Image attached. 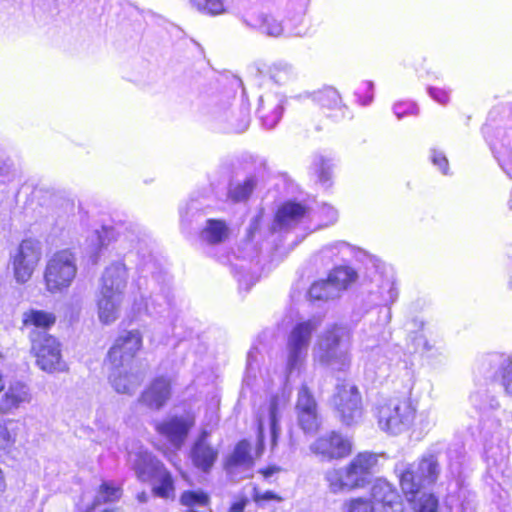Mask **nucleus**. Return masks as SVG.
<instances>
[{
    "instance_id": "nucleus-1",
    "label": "nucleus",
    "mask_w": 512,
    "mask_h": 512,
    "mask_svg": "<svg viewBox=\"0 0 512 512\" xmlns=\"http://www.w3.org/2000/svg\"><path fill=\"white\" fill-rule=\"evenodd\" d=\"M144 349V334L139 328L121 329L108 348L104 363L110 370L109 381L120 394H133L142 383V375L135 369L139 354Z\"/></svg>"
},
{
    "instance_id": "nucleus-2",
    "label": "nucleus",
    "mask_w": 512,
    "mask_h": 512,
    "mask_svg": "<svg viewBox=\"0 0 512 512\" xmlns=\"http://www.w3.org/2000/svg\"><path fill=\"white\" fill-rule=\"evenodd\" d=\"M439 472V464L434 455L422 456L400 472L398 479L401 492L414 512H438V498L433 493L422 492V489L434 484Z\"/></svg>"
},
{
    "instance_id": "nucleus-3",
    "label": "nucleus",
    "mask_w": 512,
    "mask_h": 512,
    "mask_svg": "<svg viewBox=\"0 0 512 512\" xmlns=\"http://www.w3.org/2000/svg\"><path fill=\"white\" fill-rule=\"evenodd\" d=\"M377 463V454L369 451L357 453L344 466L332 468L325 473L329 490L336 494L364 489Z\"/></svg>"
},
{
    "instance_id": "nucleus-4",
    "label": "nucleus",
    "mask_w": 512,
    "mask_h": 512,
    "mask_svg": "<svg viewBox=\"0 0 512 512\" xmlns=\"http://www.w3.org/2000/svg\"><path fill=\"white\" fill-rule=\"evenodd\" d=\"M375 416L381 430L398 435L414 425L417 408L410 398L389 399L376 406Z\"/></svg>"
},
{
    "instance_id": "nucleus-5",
    "label": "nucleus",
    "mask_w": 512,
    "mask_h": 512,
    "mask_svg": "<svg viewBox=\"0 0 512 512\" xmlns=\"http://www.w3.org/2000/svg\"><path fill=\"white\" fill-rule=\"evenodd\" d=\"M349 337L350 334L345 327L338 324L330 325L317 342V361L321 365L332 366L337 372L347 371L351 365V355L339 347Z\"/></svg>"
},
{
    "instance_id": "nucleus-6",
    "label": "nucleus",
    "mask_w": 512,
    "mask_h": 512,
    "mask_svg": "<svg viewBox=\"0 0 512 512\" xmlns=\"http://www.w3.org/2000/svg\"><path fill=\"white\" fill-rule=\"evenodd\" d=\"M30 354L37 367L47 373L62 372L66 365L60 340L50 333L29 332Z\"/></svg>"
},
{
    "instance_id": "nucleus-7",
    "label": "nucleus",
    "mask_w": 512,
    "mask_h": 512,
    "mask_svg": "<svg viewBox=\"0 0 512 512\" xmlns=\"http://www.w3.org/2000/svg\"><path fill=\"white\" fill-rule=\"evenodd\" d=\"M77 273L76 259L69 249L56 251L48 260L44 269V284L51 293L67 289Z\"/></svg>"
},
{
    "instance_id": "nucleus-8",
    "label": "nucleus",
    "mask_w": 512,
    "mask_h": 512,
    "mask_svg": "<svg viewBox=\"0 0 512 512\" xmlns=\"http://www.w3.org/2000/svg\"><path fill=\"white\" fill-rule=\"evenodd\" d=\"M310 453L321 462L342 461L353 454L351 437L340 430L332 429L316 437L309 445Z\"/></svg>"
},
{
    "instance_id": "nucleus-9",
    "label": "nucleus",
    "mask_w": 512,
    "mask_h": 512,
    "mask_svg": "<svg viewBox=\"0 0 512 512\" xmlns=\"http://www.w3.org/2000/svg\"><path fill=\"white\" fill-rule=\"evenodd\" d=\"M311 99L316 106L315 129L322 130V123L337 124L347 113V106L343 103L339 91L332 86H324L314 91Z\"/></svg>"
},
{
    "instance_id": "nucleus-10",
    "label": "nucleus",
    "mask_w": 512,
    "mask_h": 512,
    "mask_svg": "<svg viewBox=\"0 0 512 512\" xmlns=\"http://www.w3.org/2000/svg\"><path fill=\"white\" fill-rule=\"evenodd\" d=\"M195 425V414L187 411L183 414L169 415L155 422L154 430L168 447L173 450H180L185 445Z\"/></svg>"
},
{
    "instance_id": "nucleus-11",
    "label": "nucleus",
    "mask_w": 512,
    "mask_h": 512,
    "mask_svg": "<svg viewBox=\"0 0 512 512\" xmlns=\"http://www.w3.org/2000/svg\"><path fill=\"white\" fill-rule=\"evenodd\" d=\"M41 243L34 238L20 241L14 253L10 256L13 276L17 283L28 282L42 260Z\"/></svg>"
},
{
    "instance_id": "nucleus-12",
    "label": "nucleus",
    "mask_w": 512,
    "mask_h": 512,
    "mask_svg": "<svg viewBox=\"0 0 512 512\" xmlns=\"http://www.w3.org/2000/svg\"><path fill=\"white\" fill-rule=\"evenodd\" d=\"M333 410L343 425H351L362 415V395L355 384L338 383L331 397Z\"/></svg>"
},
{
    "instance_id": "nucleus-13",
    "label": "nucleus",
    "mask_w": 512,
    "mask_h": 512,
    "mask_svg": "<svg viewBox=\"0 0 512 512\" xmlns=\"http://www.w3.org/2000/svg\"><path fill=\"white\" fill-rule=\"evenodd\" d=\"M295 414L298 427L306 435L318 432L322 426L318 403L311 388L302 383L297 391Z\"/></svg>"
},
{
    "instance_id": "nucleus-14",
    "label": "nucleus",
    "mask_w": 512,
    "mask_h": 512,
    "mask_svg": "<svg viewBox=\"0 0 512 512\" xmlns=\"http://www.w3.org/2000/svg\"><path fill=\"white\" fill-rule=\"evenodd\" d=\"M264 429L262 424L258 426L257 445L255 455L252 444L247 439L236 442L232 451L223 460V469L227 473H236L240 468H250L254 465L256 458H259L264 451Z\"/></svg>"
},
{
    "instance_id": "nucleus-15",
    "label": "nucleus",
    "mask_w": 512,
    "mask_h": 512,
    "mask_svg": "<svg viewBox=\"0 0 512 512\" xmlns=\"http://www.w3.org/2000/svg\"><path fill=\"white\" fill-rule=\"evenodd\" d=\"M357 278L355 271L345 266L333 268L326 279L315 281L308 290V298L311 301L328 300L332 298V288L335 290L346 289Z\"/></svg>"
},
{
    "instance_id": "nucleus-16",
    "label": "nucleus",
    "mask_w": 512,
    "mask_h": 512,
    "mask_svg": "<svg viewBox=\"0 0 512 512\" xmlns=\"http://www.w3.org/2000/svg\"><path fill=\"white\" fill-rule=\"evenodd\" d=\"M173 386L174 381L170 376L157 375L141 391L137 403L147 409L159 411L172 399Z\"/></svg>"
},
{
    "instance_id": "nucleus-17",
    "label": "nucleus",
    "mask_w": 512,
    "mask_h": 512,
    "mask_svg": "<svg viewBox=\"0 0 512 512\" xmlns=\"http://www.w3.org/2000/svg\"><path fill=\"white\" fill-rule=\"evenodd\" d=\"M210 436L209 430L201 429L189 451L193 467L202 473H209L219 457L218 449L209 441Z\"/></svg>"
},
{
    "instance_id": "nucleus-18",
    "label": "nucleus",
    "mask_w": 512,
    "mask_h": 512,
    "mask_svg": "<svg viewBox=\"0 0 512 512\" xmlns=\"http://www.w3.org/2000/svg\"><path fill=\"white\" fill-rule=\"evenodd\" d=\"M315 326L312 321L307 320L297 323L291 330L288 340V366L290 369L296 368L304 360Z\"/></svg>"
},
{
    "instance_id": "nucleus-19",
    "label": "nucleus",
    "mask_w": 512,
    "mask_h": 512,
    "mask_svg": "<svg viewBox=\"0 0 512 512\" xmlns=\"http://www.w3.org/2000/svg\"><path fill=\"white\" fill-rule=\"evenodd\" d=\"M309 214L310 207L306 203L288 199L276 208L273 223L280 229H290L307 219Z\"/></svg>"
},
{
    "instance_id": "nucleus-20",
    "label": "nucleus",
    "mask_w": 512,
    "mask_h": 512,
    "mask_svg": "<svg viewBox=\"0 0 512 512\" xmlns=\"http://www.w3.org/2000/svg\"><path fill=\"white\" fill-rule=\"evenodd\" d=\"M370 498L379 504L384 512L402 510L403 501L398 490L389 482L377 479L370 488Z\"/></svg>"
},
{
    "instance_id": "nucleus-21",
    "label": "nucleus",
    "mask_w": 512,
    "mask_h": 512,
    "mask_svg": "<svg viewBox=\"0 0 512 512\" xmlns=\"http://www.w3.org/2000/svg\"><path fill=\"white\" fill-rule=\"evenodd\" d=\"M32 400L29 386L20 380L10 382L0 400V415L20 409Z\"/></svg>"
},
{
    "instance_id": "nucleus-22",
    "label": "nucleus",
    "mask_w": 512,
    "mask_h": 512,
    "mask_svg": "<svg viewBox=\"0 0 512 512\" xmlns=\"http://www.w3.org/2000/svg\"><path fill=\"white\" fill-rule=\"evenodd\" d=\"M166 469L165 464L147 452H140L136 455L133 470L141 482H150Z\"/></svg>"
},
{
    "instance_id": "nucleus-23",
    "label": "nucleus",
    "mask_w": 512,
    "mask_h": 512,
    "mask_svg": "<svg viewBox=\"0 0 512 512\" xmlns=\"http://www.w3.org/2000/svg\"><path fill=\"white\" fill-rule=\"evenodd\" d=\"M127 284V269L123 263L108 266L101 279L100 291L122 296Z\"/></svg>"
},
{
    "instance_id": "nucleus-24",
    "label": "nucleus",
    "mask_w": 512,
    "mask_h": 512,
    "mask_svg": "<svg viewBox=\"0 0 512 512\" xmlns=\"http://www.w3.org/2000/svg\"><path fill=\"white\" fill-rule=\"evenodd\" d=\"M57 317L51 311L30 308L22 314V327L30 329L29 332L48 333L56 324Z\"/></svg>"
},
{
    "instance_id": "nucleus-25",
    "label": "nucleus",
    "mask_w": 512,
    "mask_h": 512,
    "mask_svg": "<svg viewBox=\"0 0 512 512\" xmlns=\"http://www.w3.org/2000/svg\"><path fill=\"white\" fill-rule=\"evenodd\" d=\"M121 296L100 291L97 300V313L100 322L104 325L114 323L119 317Z\"/></svg>"
},
{
    "instance_id": "nucleus-26",
    "label": "nucleus",
    "mask_w": 512,
    "mask_h": 512,
    "mask_svg": "<svg viewBox=\"0 0 512 512\" xmlns=\"http://www.w3.org/2000/svg\"><path fill=\"white\" fill-rule=\"evenodd\" d=\"M229 233V227L224 220L210 218L206 221L200 236L206 243L217 245L224 242L229 237Z\"/></svg>"
},
{
    "instance_id": "nucleus-27",
    "label": "nucleus",
    "mask_w": 512,
    "mask_h": 512,
    "mask_svg": "<svg viewBox=\"0 0 512 512\" xmlns=\"http://www.w3.org/2000/svg\"><path fill=\"white\" fill-rule=\"evenodd\" d=\"M191 9L206 16H219L228 10L226 0H185Z\"/></svg>"
},
{
    "instance_id": "nucleus-28",
    "label": "nucleus",
    "mask_w": 512,
    "mask_h": 512,
    "mask_svg": "<svg viewBox=\"0 0 512 512\" xmlns=\"http://www.w3.org/2000/svg\"><path fill=\"white\" fill-rule=\"evenodd\" d=\"M251 26L268 36L278 37L283 33V26L280 21L272 15L258 14L251 17Z\"/></svg>"
},
{
    "instance_id": "nucleus-29",
    "label": "nucleus",
    "mask_w": 512,
    "mask_h": 512,
    "mask_svg": "<svg viewBox=\"0 0 512 512\" xmlns=\"http://www.w3.org/2000/svg\"><path fill=\"white\" fill-rule=\"evenodd\" d=\"M179 502L188 510H194L195 507H205L207 511L211 509V497L209 493L203 490H185L180 494Z\"/></svg>"
},
{
    "instance_id": "nucleus-30",
    "label": "nucleus",
    "mask_w": 512,
    "mask_h": 512,
    "mask_svg": "<svg viewBox=\"0 0 512 512\" xmlns=\"http://www.w3.org/2000/svg\"><path fill=\"white\" fill-rule=\"evenodd\" d=\"M154 480L158 481V484L152 488V492L155 496L170 499L175 495V480L172 473L166 468L158 477Z\"/></svg>"
},
{
    "instance_id": "nucleus-31",
    "label": "nucleus",
    "mask_w": 512,
    "mask_h": 512,
    "mask_svg": "<svg viewBox=\"0 0 512 512\" xmlns=\"http://www.w3.org/2000/svg\"><path fill=\"white\" fill-rule=\"evenodd\" d=\"M123 488L113 481H102L98 487L99 503H114L121 499Z\"/></svg>"
},
{
    "instance_id": "nucleus-32",
    "label": "nucleus",
    "mask_w": 512,
    "mask_h": 512,
    "mask_svg": "<svg viewBox=\"0 0 512 512\" xmlns=\"http://www.w3.org/2000/svg\"><path fill=\"white\" fill-rule=\"evenodd\" d=\"M258 115L265 127L273 128L280 121L282 111L278 105L261 104L258 108Z\"/></svg>"
},
{
    "instance_id": "nucleus-33",
    "label": "nucleus",
    "mask_w": 512,
    "mask_h": 512,
    "mask_svg": "<svg viewBox=\"0 0 512 512\" xmlns=\"http://www.w3.org/2000/svg\"><path fill=\"white\" fill-rule=\"evenodd\" d=\"M254 187V181L252 179H247L231 188L228 192V198L234 203L247 201L251 196Z\"/></svg>"
},
{
    "instance_id": "nucleus-34",
    "label": "nucleus",
    "mask_w": 512,
    "mask_h": 512,
    "mask_svg": "<svg viewBox=\"0 0 512 512\" xmlns=\"http://www.w3.org/2000/svg\"><path fill=\"white\" fill-rule=\"evenodd\" d=\"M345 512H376L371 498L356 496L348 499L344 503Z\"/></svg>"
},
{
    "instance_id": "nucleus-35",
    "label": "nucleus",
    "mask_w": 512,
    "mask_h": 512,
    "mask_svg": "<svg viewBox=\"0 0 512 512\" xmlns=\"http://www.w3.org/2000/svg\"><path fill=\"white\" fill-rule=\"evenodd\" d=\"M13 423H16V421L10 419L0 425V448L2 449L11 447L16 441L17 429L8 427Z\"/></svg>"
},
{
    "instance_id": "nucleus-36",
    "label": "nucleus",
    "mask_w": 512,
    "mask_h": 512,
    "mask_svg": "<svg viewBox=\"0 0 512 512\" xmlns=\"http://www.w3.org/2000/svg\"><path fill=\"white\" fill-rule=\"evenodd\" d=\"M354 96L358 104L363 106L370 104L373 100L372 83L368 81L360 82L354 90Z\"/></svg>"
},
{
    "instance_id": "nucleus-37",
    "label": "nucleus",
    "mask_w": 512,
    "mask_h": 512,
    "mask_svg": "<svg viewBox=\"0 0 512 512\" xmlns=\"http://www.w3.org/2000/svg\"><path fill=\"white\" fill-rule=\"evenodd\" d=\"M393 110L399 119L409 115H416L418 113L416 103L409 99L397 101L393 106Z\"/></svg>"
},
{
    "instance_id": "nucleus-38",
    "label": "nucleus",
    "mask_w": 512,
    "mask_h": 512,
    "mask_svg": "<svg viewBox=\"0 0 512 512\" xmlns=\"http://www.w3.org/2000/svg\"><path fill=\"white\" fill-rule=\"evenodd\" d=\"M499 373L504 391L509 396H512V357L504 362L500 367Z\"/></svg>"
},
{
    "instance_id": "nucleus-39",
    "label": "nucleus",
    "mask_w": 512,
    "mask_h": 512,
    "mask_svg": "<svg viewBox=\"0 0 512 512\" xmlns=\"http://www.w3.org/2000/svg\"><path fill=\"white\" fill-rule=\"evenodd\" d=\"M284 469L276 464H269L265 467L258 469L257 473L268 484H274L277 480V475L283 472Z\"/></svg>"
},
{
    "instance_id": "nucleus-40",
    "label": "nucleus",
    "mask_w": 512,
    "mask_h": 512,
    "mask_svg": "<svg viewBox=\"0 0 512 512\" xmlns=\"http://www.w3.org/2000/svg\"><path fill=\"white\" fill-rule=\"evenodd\" d=\"M252 500L255 503L260 504L267 501L282 502L284 499L281 495L271 490L262 492L256 486H254L252 490Z\"/></svg>"
},
{
    "instance_id": "nucleus-41",
    "label": "nucleus",
    "mask_w": 512,
    "mask_h": 512,
    "mask_svg": "<svg viewBox=\"0 0 512 512\" xmlns=\"http://www.w3.org/2000/svg\"><path fill=\"white\" fill-rule=\"evenodd\" d=\"M429 93L441 104H446L449 101V92L442 87H430Z\"/></svg>"
},
{
    "instance_id": "nucleus-42",
    "label": "nucleus",
    "mask_w": 512,
    "mask_h": 512,
    "mask_svg": "<svg viewBox=\"0 0 512 512\" xmlns=\"http://www.w3.org/2000/svg\"><path fill=\"white\" fill-rule=\"evenodd\" d=\"M280 400L278 395H273L269 400V419L278 420Z\"/></svg>"
},
{
    "instance_id": "nucleus-43",
    "label": "nucleus",
    "mask_w": 512,
    "mask_h": 512,
    "mask_svg": "<svg viewBox=\"0 0 512 512\" xmlns=\"http://www.w3.org/2000/svg\"><path fill=\"white\" fill-rule=\"evenodd\" d=\"M432 161L436 166L439 167V169L443 173H447L449 164H448V160L445 155H443L442 153L436 152L433 154Z\"/></svg>"
},
{
    "instance_id": "nucleus-44",
    "label": "nucleus",
    "mask_w": 512,
    "mask_h": 512,
    "mask_svg": "<svg viewBox=\"0 0 512 512\" xmlns=\"http://www.w3.org/2000/svg\"><path fill=\"white\" fill-rule=\"evenodd\" d=\"M270 430H271L272 446H276L277 445V438H278V435H279L278 420H270Z\"/></svg>"
},
{
    "instance_id": "nucleus-45",
    "label": "nucleus",
    "mask_w": 512,
    "mask_h": 512,
    "mask_svg": "<svg viewBox=\"0 0 512 512\" xmlns=\"http://www.w3.org/2000/svg\"><path fill=\"white\" fill-rule=\"evenodd\" d=\"M247 502L248 501L246 498H240L239 500L231 504L229 512H243L247 505Z\"/></svg>"
},
{
    "instance_id": "nucleus-46",
    "label": "nucleus",
    "mask_w": 512,
    "mask_h": 512,
    "mask_svg": "<svg viewBox=\"0 0 512 512\" xmlns=\"http://www.w3.org/2000/svg\"><path fill=\"white\" fill-rule=\"evenodd\" d=\"M4 387H5V383H4V376H3V374L0 372V393L4 390Z\"/></svg>"
},
{
    "instance_id": "nucleus-47",
    "label": "nucleus",
    "mask_w": 512,
    "mask_h": 512,
    "mask_svg": "<svg viewBox=\"0 0 512 512\" xmlns=\"http://www.w3.org/2000/svg\"><path fill=\"white\" fill-rule=\"evenodd\" d=\"M138 500L139 501H145L146 500V495L145 493H141L137 496Z\"/></svg>"
},
{
    "instance_id": "nucleus-48",
    "label": "nucleus",
    "mask_w": 512,
    "mask_h": 512,
    "mask_svg": "<svg viewBox=\"0 0 512 512\" xmlns=\"http://www.w3.org/2000/svg\"><path fill=\"white\" fill-rule=\"evenodd\" d=\"M101 512H118V509H115V508L104 509Z\"/></svg>"
},
{
    "instance_id": "nucleus-49",
    "label": "nucleus",
    "mask_w": 512,
    "mask_h": 512,
    "mask_svg": "<svg viewBox=\"0 0 512 512\" xmlns=\"http://www.w3.org/2000/svg\"><path fill=\"white\" fill-rule=\"evenodd\" d=\"M4 359V354L2 353V351L0 350V360Z\"/></svg>"
}]
</instances>
